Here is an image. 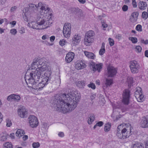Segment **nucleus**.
Instances as JSON below:
<instances>
[{
    "mask_svg": "<svg viewBox=\"0 0 148 148\" xmlns=\"http://www.w3.org/2000/svg\"><path fill=\"white\" fill-rule=\"evenodd\" d=\"M84 53L86 57L94 59L95 57L94 54L91 52L85 51Z\"/></svg>",
    "mask_w": 148,
    "mask_h": 148,
    "instance_id": "obj_21",
    "label": "nucleus"
},
{
    "mask_svg": "<svg viewBox=\"0 0 148 148\" xmlns=\"http://www.w3.org/2000/svg\"><path fill=\"white\" fill-rule=\"evenodd\" d=\"M14 100L17 102H18L21 99V97L19 95L14 94Z\"/></svg>",
    "mask_w": 148,
    "mask_h": 148,
    "instance_id": "obj_36",
    "label": "nucleus"
},
{
    "mask_svg": "<svg viewBox=\"0 0 148 148\" xmlns=\"http://www.w3.org/2000/svg\"><path fill=\"white\" fill-rule=\"evenodd\" d=\"M30 10L28 7H26L24 8L23 10V13H24V15L26 16V15L28 14V11H29Z\"/></svg>",
    "mask_w": 148,
    "mask_h": 148,
    "instance_id": "obj_31",
    "label": "nucleus"
},
{
    "mask_svg": "<svg viewBox=\"0 0 148 148\" xmlns=\"http://www.w3.org/2000/svg\"><path fill=\"white\" fill-rule=\"evenodd\" d=\"M129 39L130 40L134 43H136L137 42V39L136 37H129Z\"/></svg>",
    "mask_w": 148,
    "mask_h": 148,
    "instance_id": "obj_32",
    "label": "nucleus"
},
{
    "mask_svg": "<svg viewBox=\"0 0 148 148\" xmlns=\"http://www.w3.org/2000/svg\"><path fill=\"white\" fill-rule=\"evenodd\" d=\"M88 86L89 88H91L92 89H95L96 88L95 84L92 83L88 84Z\"/></svg>",
    "mask_w": 148,
    "mask_h": 148,
    "instance_id": "obj_40",
    "label": "nucleus"
},
{
    "mask_svg": "<svg viewBox=\"0 0 148 148\" xmlns=\"http://www.w3.org/2000/svg\"><path fill=\"white\" fill-rule=\"evenodd\" d=\"M105 52V43L103 42L102 44V46L101 49L99 51V54L100 55H103Z\"/></svg>",
    "mask_w": 148,
    "mask_h": 148,
    "instance_id": "obj_26",
    "label": "nucleus"
},
{
    "mask_svg": "<svg viewBox=\"0 0 148 148\" xmlns=\"http://www.w3.org/2000/svg\"><path fill=\"white\" fill-rule=\"evenodd\" d=\"M29 123L30 126L32 127H36L38 125V123L37 118L35 116L30 115L28 117Z\"/></svg>",
    "mask_w": 148,
    "mask_h": 148,
    "instance_id": "obj_12",
    "label": "nucleus"
},
{
    "mask_svg": "<svg viewBox=\"0 0 148 148\" xmlns=\"http://www.w3.org/2000/svg\"><path fill=\"white\" fill-rule=\"evenodd\" d=\"M66 42L65 40L62 39L60 40L59 42V44L60 45L62 46L65 45Z\"/></svg>",
    "mask_w": 148,
    "mask_h": 148,
    "instance_id": "obj_42",
    "label": "nucleus"
},
{
    "mask_svg": "<svg viewBox=\"0 0 148 148\" xmlns=\"http://www.w3.org/2000/svg\"><path fill=\"white\" fill-rule=\"evenodd\" d=\"M45 77L42 78L40 82L43 85H47L49 83L55 84V83L59 84L60 82V78H59L55 81H53V79L51 76V74L49 72H47L44 73Z\"/></svg>",
    "mask_w": 148,
    "mask_h": 148,
    "instance_id": "obj_6",
    "label": "nucleus"
},
{
    "mask_svg": "<svg viewBox=\"0 0 148 148\" xmlns=\"http://www.w3.org/2000/svg\"><path fill=\"white\" fill-rule=\"evenodd\" d=\"M130 67L131 72L133 73H137L140 68V65L135 60L130 62Z\"/></svg>",
    "mask_w": 148,
    "mask_h": 148,
    "instance_id": "obj_9",
    "label": "nucleus"
},
{
    "mask_svg": "<svg viewBox=\"0 0 148 148\" xmlns=\"http://www.w3.org/2000/svg\"><path fill=\"white\" fill-rule=\"evenodd\" d=\"M139 13L137 12H133L131 14V16L132 17L134 18H137L138 16Z\"/></svg>",
    "mask_w": 148,
    "mask_h": 148,
    "instance_id": "obj_35",
    "label": "nucleus"
},
{
    "mask_svg": "<svg viewBox=\"0 0 148 148\" xmlns=\"http://www.w3.org/2000/svg\"><path fill=\"white\" fill-rule=\"evenodd\" d=\"M58 135L59 137H63L64 136V133L62 132H59Z\"/></svg>",
    "mask_w": 148,
    "mask_h": 148,
    "instance_id": "obj_52",
    "label": "nucleus"
},
{
    "mask_svg": "<svg viewBox=\"0 0 148 148\" xmlns=\"http://www.w3.org/2000/svg\"><path fill=\"white\" fill-rule=\"evenodd\" d=\"M14 133H11L10 134V136L12 139H14Z\"/></svg>",
    "mask_w": 148,
    "mask_h": 148,
    "instance_id": "obj_61",
    "label": "nucleus"
},
{
    "mask_svg": "<svg viewBox=\"0 0 148 148\" xmlns=\"http://www.w3.org/2000/svg\"><path fill=\"white\" fill-rule=\"evenodd\" d=\"M4 32V29L0 27V33L2 34Z\"/></svg>",
    "mask_w": 148,
    "mask_h": 148,
    "instance_id": "obj_64",
    "label": "nucleus"
},
{
    "mask_svg": "<svg viewBox=\"0 0 148 148\" xmlns=\"http://www.w3.org/2000/svg\"><path fill=\"white\" fill-rule=\"evenodd\" d=\"M16 22L15 21H13L12 22H11L10 23V24H11L13 26L12 27H14V25H15L16 24Z\"/></svg>",
    "mask_w": 148,
    "mask_h": 148,
    "instance_id": "obj_57",
    "label": "nucleus"
},
{
    "mask_svg": "<svg viewBox=\"0 0 148 148\" xmlns=\"http://www.w3.org/2000/svg\"><path fill=\"white\" fill-rule=\"evenodd\" d=\"M140 42L141 43L144 44L145 45H147L148 44V40H144L143 39L141 38L140 40Z\"/></svg>",
    "mask_w": 148,
    "mask_h": 148,
    "instance_id": "obj_48",
    "label": "nucleus"
},
{
    "mask_svg": "<svg viewBox=\"0 0 148 148\" xmlns=\"http://www.w3.org/2000/svg\"><path fill=\"white\" fill-rule=\"evenodd\" d=\"M121 34H119L118 35H117L116 36V38L118 39H121Z\"/></svg>",
    "mask_w": 148,
    "mask_h": 148,
    "instance_id": "obj_58",
    "label": "nucleus"
},
{
    "mask_svg": "<svg viewBox=\"0 0 148 148\" xmlns=\"http://www.w3.org/2000/svg\"><path fill=\"white\" fill-rule=\"evenodd\" d=\"M23 140H25L28 138V136L27 135L24 136L23 137Z\"/></svg>",
    "mask_w": 148,
    "mask_h": 148,
    "instance_id": "obj_60",
    "label": "nucleus"
},
{
    "mask_svg": "<svg viewBox=\"0 0 148 148\" xmlns=\"http://www.w3.org/2000/svg\"><path fill=\"white\" fill-rule=\"evenodd\" d=\"M24 21L27 22V26L34 29H44L49 26V22L45 21L44 19H42L40 21L37 22L29 21L28 19H25Z\"/></svg>",
    "mask_w": 148,
    "mask_h": 148,
    "instance_id": "obj_4",
    "label": "nucleus"
},
{
    "mask_svg": "<svg viewBox=\"0 0 148 148\" xmlns=\"http://www.w3.org/2000/svg\"><path fill=\"white\" fill-rule=\"evenodd\" d=\"M108 70V77H114L117 73L116 69L113 66H108L107 68Z\"/></svg>",
    "mask_w": 148,
    "mask_h": 148,
    "instance_id": "obj_14",
    "label": "nucleus"
},
{
    "mask_svg": "<svg viewBox=\"0 0 148 148\" xmlns=\"http://www.w3.org/2000/svg\"><path fill=\"white\" fill-rule=\"evenodd\" d=\"M49 38V36L48 35H44L42 37V39L43 40H45L46 39H48Z\"/></svg>",
    "mask_w": 148,
    "mask_h": 148,
    "instance_id": "obj_51",
    "label": "nucleus"
},
{
    "mask_svg": "<svg viewBox=\"0 0 148 148\" xmlns=\"http://www.w3.org/2000/svg\"><path fill=\"white\" fill-rule=\"evenodd\" d=\"M141 127L144 128H148V116L142 117L140 122Z\"/></svg>",
    "mask_w": 148,
    "mask_h": 148,
    "instance_id": "obj_15",
    "label": "nucleus"
},
{
    "mask_svg": "<svg viewBox=\"0 0 148 148\" xmlns=\"http://www.w3.org/2000/svg\"><path fill=\"white\" fill-rule=\"evenodd\" d=\"M75 67L78 70L81 69L85 68L86 65L82 61H78L75 63Z\"/></svg>",
    "mask_w": 148,
    "mask_h": 148,
    "instance_id": "obj_16",
    "label": "nucleus"
},
{
    "mask_svg": "<svg viewBox=\"0 0 148 148\" xmlns=\"http://www.w3.org/2000/svg\"><path fill=\"white\" fill-rule=\"evenodd\" d=\"M41 10L42 11V13H44V15L43 14L42 15L41 14V16L40 17V18H51V13H49V11L50 10V9L47 6L42 5L40 8Z\"/></svg>",
    "mask_w": 148,
    "mask_h": 148,
    "instance_id": "obj_8",
    "label": "nucleus"
},
{
    "mask_svg": "<svg viewBox=\"0 0 148 148\" xmlns=\"http://www.w3.org/2000/svg\"><path fill=\"white\" fill-rule=\"evenodd\" d=\"M71 31V24L69 23L65 24L63 29V34L64 37L66 38L70 37Z\"/></svg>",
    "mask_w": 148,
    "mask_h": 148,
    "instance_id": "obj_11",
    "label": "nucleus"
},
{
    "mask_svg": "<svg viewBox=\"0 0 148 148\" xmlns=\"http://www.w3.org/2000/svg\"><path fill=\"white\" fill-rule=\"evenodd\" d=\"M54 98L51 101V106L56 110L62 111L64 113L70 112L77 107L80 97L73 92L64 93Z\"/></svg>",
    "mask_w": 148,
    "mask_h": 148,
    "instance_id": "obj_1",
    "label": "nucleus"
},
{
    "mask_svg": "<svg viewBox=\"0 0 148 148\" xmlns=\"http://www.w3.org/2000/svg\"><path fill=\"white\" fill-rule=\"evenodd\" d=\"M74 57V53L72 52L68 53L66 55L65 57V61L68 63L71 62Z\"/></svg>",
    "mask_w": 148,
    "mask_h": 148,
    "instance_id": "obj_18",
    "label": "nucleus"
},
{
    "mask_svg": "<svg viewBox=\"0 0 148 148\" xmlns=\"http://www.w3.org/2000/svg\"><path fill=\"white\" fill-rule=\"evenodd\" d=\"M42 127H43L45 129H47V123H43L42 125Z\"/></svg>",
    "mask_w": 148,
    "mask_h": 148,
    "instance_id": "obj_55",
    "label": "nucleus"
},
{
    "mask_svg": "<svg viewBox=\"0 0 148 148\" xmlns=\"http://www.w3.org/2000/svg\"><path fill=\"white\" fill-rule=\"evenodd\" d=\"M95 116L93 114H91L90 115L88 121V123L89 124H91L95 120Z\"/></svg>",
    "mask_w": 148,
    "mask_h": 148,
    "instance_id": "obj_24",
    "label": "nucleus"
},
{
    "mask_svg": "<svg viewBox=\"0 0 148 148\" xmlns=\"http://www.w3.org/2000/svg\"><path fill=\"white\" fill-rule=\"evenodd\" d=\"M95 34L94 31L90 30L86 34L84 39V43L86 46L90 45V43L92 42L94 39Z\"/></svg>",
    "mask_w": 148,
    "mask_h": 148,
    "instance_id": "obj_7",
    "label": "nucleus"
},
{
    "mask_svg": "<svg viewBox=\"0 0 148 148\" xmlns=\"http://www.w3.org/2000/svg\"><path fill=\"white\" fill-rule=\"evenodd\" d=\"M12 145L11 142H7L3 144V148H12Z\"/></svg>",
    "mask_w": 148,
    "mask_h": 148,
    "instance_id": "obj_27",
    "label": "nucleus"
},
{
    "mask_svg": "<svg viewBox=\"0 0 148 148\" xmlns=\"http://www.w3.org/2000/svg\"><path fill=\"white\" fill-rule=\"evenodd\" d=\"M29 9H32L35 8H36V6L33 3H30L29 5Z\"/></svg>",
    "mask_w": 148,
    "mask_h": 148,
    "instance_id": "obj_45",
    "label": "nucleus"
},
{
    "mask_svg": "<svg viewBox=\"0 0 148 148\" xmlns=\"http://www.w3.org/2000/svg\"><path fill=\"white\" fill-rule=\"evenodd\" d=\"M128 6L125 5H124L122 7V10L124 11H126L128 9Z\"/></svg>",
    "mask_w": 148,
    "mask_h": 148,
    "instance_id": "obj_50",
    "label": "nucleus"
},
{
    "mask_svg": "<svg viewBox=\"0 0 148 148\" xmlns=\"http://www.w3.org/2000/svg\"><path fill=\"white\" fill-rule=\"evenodd\" d=\"M103 124L102 121H99L94 126L93 128L95 129L97 126L101 127L102 126Z\"/></svg>",
    "mask_w": 148,
    "mask_h": 148,
    "instance_id": "obj_33",
    "label": "nucleus"
},
{
    "mask_svg": "<svg viewBox=\"0 0 148 148\" xmlns=\"http://www.w3.org/2000/svg\"><path fill=\"white\" fill-rule=\"evenodd\" d=\"M31 71L29 73V76L32 77V76L36 73L37 70L40 71L41 74L43 73L44 71H45L47 69V62L45 61V59L42 58L39 59L38 58H36L33 60V62L32 64Z\"/></svg>",
    "mask_w": 148,
    "mask_h": 148,
    "instance_id": "obj_3",
    "label": "nucleus"
},
{
    "mask_svg": "<svg viewBox=\"0 0 148 148\" xmlns=\"http://www.w3.org/2000/svg\"><path fill=\"white\" fill-rule=\"evenodd\" d=\"M126 127L121 129V125L119 126L117 128L116 135L119 138L125 139L128 138L131 135V130L130 125L128 123L126 124Z\"/></svg>",
    "mask_w": 148,
    "mask_h": 148,
    "instance_id": "obj_5",
    "label": "nucleus"
},
{
    "mask_svg": "<svg viewBox=\"0 0 148 148\" xmlns=\"http://www.w3.org/2000/svg\"><path fill=\"white\" fill-rule=\"evenodd\" d=\"M10 33L12 35H15L17 33V31L15 29H12L10 31Z\"/></svg>",
    "mask_w": 148,
    "mask_h": 148,
    "instance_id": "obj_46",
    "label": "nucleus"
},
{
    "mask_svg": "<svg viewBox=\"0 0 148 148\" xmlns=\"http://www.w3.org/2000/svg\"><path fill=\"white\" fill-rule=\"evenodd\" d=\"M113 83V80L112 79H107L106 80V85L107 86H110Z\"/></svg>",
    "mask_w": 148,
    "mask_h": 148,
    "instance_id": "obj_29",
    "label": "nucleus"
},
{
    "mask_svg": "<svg viewBox=\"0 0 148 148\" xmlns=\"http://www.w3.org/2000/svg\"><path fill=\"white\" fill-rule=\"evenodd\" d=\"M35 72L36 73L34 74H34V75L32 76V77L29 76L28 75H25V79L26 82L29 86L35 89H41L45 86L40 82H39L40 78H42V74L37 70Z\"/></svg>",
    "mask_w": 148,
    "mask_h": 148,
    "instance_id": "obj_2",
    "label": "nucleus"
},
{
    "mask_svg": "<svg viewBox=\"0 0 148 148\" xmlns=\"http://www.w3.org/2000/svg\"><path fill=\"white\" fill-rule=\"evenodd\" d=\"M136 29L137 31H142V26L140 25H137L136 27Z\"/></svg>",
    "mask_w": 148,
    "mask_h": 148,
    "instance_id": "obj_41",
    "label": "nucleus"
},
{
    "mask_svg": "<svg viewBox=\"0 0 148 148\" xmlns=\"http://www.w3.org/2000/svg\"><path fill=\"white\" fill-rule=\"evenodd\" d=\"M55 36H51L50 38V40L51 42H52L54 41L55 39Z\"/></svg>",
    "mask_w": 148,
    "mask_h": 148,
    "instance_id": "obj_54",
    "label": "nucleus"
},
{
    "mask_svg": "<svg viewBox=\"0 0 148 148\" xmlns=\"http://www.w3.org/2000/svg\"><path fill=\"white\" fill-rule=\"evenodd\" d=\"M102 65L101 63L96 64L93 62H91L90 63V69H92L93 71H97L99 72H100V70L102 68Z\"/></svg>",
    "mask_w": 148,
    "mask_h": 148,
    "instance_id": "obj_13",
    "label": "nucleus"
},
{
    "mask_svg": "<svg viewBox=\"0 0 148 148\" xmlns=\"http://www.w3.org/2000/svg\"><path fill=\"white\" fill-rule=\"evenodd\" d=\"M8 136V134L5 133L3 134L1 136V140L3 141H5L7 139V137Z\"/></svg>",
    "mask_w": 148,
    "mask_h": 148,
    "instance_id": "obj_34",
    "label": "nucleus"
},
{
    "mask_svg": "<svg viewBox=\"0 0 148 148\" xmlns=\"http://www.w3.org/2000/svg\"><path fill=\"white\" fill-rule=\"evenodd\" d=\"M3 119V115L0 112V123L2 122Z\"/></svg>",
    "mask_w": 148,
    "mask_h": 148,
    "instance_id": "obj_56",
    "label": "nucleus"
},
{
    "mask_svg": "<svg viewBox=\"0 0 148 148\" xmlns=\"http://www.w3.org/2000/svg\"><path fill=\"white\" fill-rule=\"evenodd\" d=\"M81 37L78 35H75L72 39L71 41L72 45L73 46H75L80 41Z\"/></svg>",
    "mask_w": 148,
    "mask_h": 148,
    "instance_id": "obj_17",
    "label": "nucleus"
},
{
    "mask_svg": "<svg viewBox=\"0 0 148 148\" xmlns=\"http://www.w3.org/2000/svg\"><path fill=\"white\" fill-rule=\"evenodd\" d=\"M144 97V96L143 95L142 92L140 93V94L139 95V97H138V101L139 102H140L141 101H143V98Z\"/></svg>",
    "mask_w": 148,
    "mask_h": 148,
    "instance_id": "obj_38",
    "label": "nucleus"
},
{
    "mask_svg": "<svg viewBox=\"0 0 148 148\" xmlns=\"http://www.w3.org/2000/svg\"><path fill=\"white\" fill-rule=\"evenodd\" d=\"M130 92L128 89H125L123 91L122 102L125 105H128L130 102Z\"/></svg>",
    "mask_w": 148,
    "mask_h": 148,
    "instance_id": "obj_10",
    "label": "nucleus"
},
{
    "mask_svg": "<svg viewBox=\"0 0 148 148\" xmlns=\"http://www.w3.org/2000/svg\"><path fill=\"white\" fill-rule=\"evenodd\" d=\"M32 146L34 148H38L40 146V144L38 142L34 143Z\"/></svg>",
    "mask_w": 148,
    "mask_h": 148,
    "instance_id": "obj_37",
    "label": "nucleus"
},
{
    "mask_svg": "<svg viewBox=\"0 0 148 148\" xmlns=\"http://www.w3.org/2000/svg\"><path fill=\"white\" fill-rule=\"evenodd\" d=\"M142 92V89L138 87L136 88V90L134 92V95L137 99H138V97H139V95Z\"/></svg>",
    "mask_w": 148,
    "mask_h": 148,
    "instance_id": "obj_22",
    "label": "nucleus"
},
{
    "mask_svg": "<svg viewBox=\"0 0 148 148\" xmlns=\"http://www.w3.org/2000/svg\"><path fill=\"white\" fill-rule=\"evenodd\" d=\"M27 112L25 108H22L18 110V114L22 118L26 117L27 116Z\"/></svg>",
    "mask_w": 148,
    "mask_h": 148,
    "instance_id": "obj_19",
    "label": "nucleus"
},
{
    "mask_svg": "<svg viewBox=\"0 0 148 148\" xmlns=\"http://www.w3.org/2000/svg\"><path fill=\"white\" fill-rule=\"evenodd\" d=\"M14 94H11L8 96L7 99L8 101H11L12 99H14Z\"/></svg>",
    "mask_w": 148,
    "mask_h": 148,
    "instance_id": "obj_39",
    "label": "nucleus"
},
{
    "mask_svg": "<svg viewBox=\"0 0 148 148\" xmlns=\"http://www.w3.org/2000/svg\"><path fill=\"white\" fill-rule=\"evenodd\" d=\"M24 134V131L20 129H18L16 133V135L19 137L23 136Z\"/></svg>",
    "mask_w": 148,
    "mask_h": 148,
    "instance_id": "obj_25",
    "label": "nucleus"
},
{
    "mask_svg": "<svg viewBox=\"0 0 148 148\" xmlns=\"http://www.w3.org/2000/svg\"><path fill=\"white\" fill-rule=\"evenodd\" d=\"M132 148H144L143 145L140 143H136L132 145Z\"/></svg>",
    "mask_w": 148,
    "mask_h": 148,
    "instance_id": "obj_23",
    "label": "nucleus"
},
{
    "mask_svg": "<svg viewBox=\"0 0 148 148\" xmlns=\"http://www.w3.org/2000/svg\"><path fill=\"white\" fill-rule=\"evenodd\" d=\"M132 4L134 8H136L137 7L136 3L135 0H132Z\"/></svg>",
    "mask_w": 148,
    "mask_h": 148,
    "instance_id": "obj_49",
    "label": "nucleus"
},
{
    "mask_svg": "<svg viewBox=\"0 0 148 148\" xmlns=\"http://www.w3.org/2000/svg\"><path fill=\"white\" fill-rule=\"evenodd\" d=\"M136 51L137 52L140 53L141 51L142 48L140 46H136Z\"/></svg>",
    "mask_w": 148,
    "mask_h": 148,
    "instance_id": "obj_47",
    "label": "nucleus"
},
{
    "mask_svg": "<svg viewBox=\"0 0 148 148\" xmlns=\"http://www.w3.org/2000/svg\"><path fill=\"white\" fill-rule=\"evenodd\" d=\"M17 8V7L16 6H14L12 7L10 10V11L11 12H14L16 10Z\"/></svg>",
    "mask_w": 148,
    "mask_h": 148,
    "instance_id": "obj_53",
    "label": "nucleus"
},
{
    "mask_svg": "<svg viewBox=\"0 0 148 148\" xmlns=\"http://www.w3.org/2000/svg\"><path fill=\"white\" fill-rule=\"evenodd\" d=\"M95 97V95H91L90 97V99L92 100L94 99Z\"/></svg>",
    "mask_w": 148,
    "mask_h": 148,
    "instance_id": "obj_63",
    "label": "nucleus"
},
{
    "mask_svg": "<svg viewBox=\"0 0 148 148\" xmlns=\"http://www.w3.org/2000/svg\"><path fill=\"white\" fill-rule=\"evenodd\" d=\"M111 127V125L110 123H108L105 124L104 127V130L106 132L109 131Z\"/></svg>",
    "mask_w": 148,
    "mask_h": 148,
    "instance_id": "obj_30",
    "label": "nucleus"
},
{
    "mask_svg": "<svg viewBox=\"0 0 148 148\" xmlns=\"http://www.w3.org/2000/svg\"><path fill=\"white\" fill-rule=\"evenodd\" d=\"M145 56L148 58V50L145 51Z\"/></svg>",
    "mask_w": 148,
    "mask_h": 148,
    "instance_id": "obj_62",
    "label": "nucleus"
},
{
    "mask_svg": "<svg viewBox=\"0 0 148 148\" xmlns=\"http://www.w3.org/2000/svg\"><path fill=\"white\" fill-rule=\"evenodd\" d=\"M77 86L80 88H82L85 85V82L82 81H78L77 83Z\"/></svg>",
    "mask_w": 148,
    "mask_h": 148,
    "instance_id": "obj_28",
    "label": "nucleus"
},
{
    "mask_svg": "<svg viewBox=\"0 0 148 148\" xmlns=\"http://www.w3.org/2000/svg\"><path fill=\"white\" fill-rule=\"evenodd\" d=\"M6 126L8 127H10L12 125V122L9 119H6Z\"/></svg>",
    "mask_w": 148,
    "mask_h": 148,
    "instance_id": "obj_44",
    "label": "nucleus"
},
{
    "mask_svg": "<svg viewBox=\"0 0 148 148\" xmlns=\"http://www.w3.org/2000/svg\"><path fill=\"white\" fill-rule=\"evenodd\" d=\"M109 44L111 46H112L114 45V42L113 40L111 38L108 39Z\"/></svg>",
    "mask_w": 148,
    "mask_h": 148,
    "instance_id": "obj_43",
    "label": "nucleus"
},
{
    "mask_svg": "<svg viewBox=\"0 0 148 148\" xmlns=\"http://www.w3.org/2000/svg\"><path fill=\"white\" fill-rule=\"evenodd\" d=\"M147 6V3L144 1H140L138 4L139 8L142 10H145Z\"/></svg>",
    "mask_w": 148,
    "mask_h": 148,
    "instance_id": "obj_20",
    "label": "nucleus"
},
{
    "mask_svg": "<svg viewBox=\"0 0 148 148\" xmlns=\"http://www.w3.org/2000/svg\"><path fill=\"white\" fill-rule=\"evenodd\" d=\"M79 2L82 4L86 2V0H78Z\"/></svg>",
    "mask_w": 148,
    "mask_h": 148,
    "instance_id": "obj_59",
    "label": "nucleus"
}]
</instances>
